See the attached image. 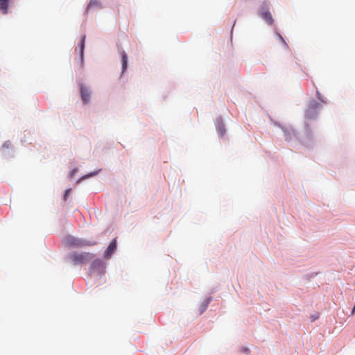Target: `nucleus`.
Masks as SVG:
<instances>
[{
  "label": "nucleus",
  "instance_id": "9d476101",
  "mask_svg": "<svg viewBox=\"0 0 355 355\" xmlns=\"http://www.w3.org/2000/svg\"><path fill=\"white\" fill-rule=\"evenodd\" d=\"M93 7L101 8L100 1L98 0H90L89 4L87 6V11Z\"/></svg>",
  "mask_w": 355,
  "mask_h": 355
},
{
  "label": "nucleus",
  "instance_id": "2eb2a0df",
  "mask_svg": "<svg viewBox=\"0 0 355 355\" xmlns=\"http://www.w3.org/2000/svg\"><path fill=\"white\" fill-rule=\"evenodd\" d=\"M96 263H101V261L100 260H96L95 261H94L93 265L95 266Z\"/></svg>",
  "mask_w": 355,
  "mask_h": 355
},
{
  "label": "nucleus",
  "instance_id": "6e6552de",
  "mask_svg": "<svg viewBox=\"0 0 355 355\" xmlns=\"http://www.w3.org/2000/svg\"><path fill=\"white\" fill-rule=\"evenodd\" d=\"M121 66H122V73H123L128 67V55L127 54L123 51L121 54Z\"/></svg>",
  "mask_w": 355,
  "mask_h": 355
},
{
  "label": "nucleus",
  "instance_id": "f03ea898",
  "mask_svg": "<svg viewBox=\"0 0 355 355\" xmlns=\"http://www.w3.org/2000/svg\"><path fill=\"white\" fill-rule=\"evenodd\" d=\"M320 107V105L319 103L316 101H311L310 102L308 108L306 109L305 112V117L307 119H314L317 114L318 111Z\"/></svg>",
  "mask_w": 355,
  "mask_h": 355
},
{
  "label": "nucleus",
  "instance_id": "9b49d317",
  "mask_svg": "<svg viewBox=\"0 0 355 355\" xmlns=\"http://www.w3.org/2000/svg\"><path fill=\"white\" fill-rule=\"evenodd\" d=\"M209 303V300H206L203 304L201 305V309L200 310V313H202L206 309Z\"/></svg>",
  "mask_w": 355,
  "mask_h": 355
},
{
  "label": "nucleus",
  "instance_id": "f3484780",
  "mask_svg": "<svg viewBox=\"0 0 355 355\" xmlns=\"http://www.w3.org/2000/svg\"><path fill=\"white\" fill-rule=\"evenodd\" d=\"M316 318H318V315H317V316H315V318H313V320H315Z\"/></svg>",
  "mask_w": 355,
  "mask_h": 355
},
{
  "label": "nucleus",
  "instance_id": "ddd939ff",
  "mask_svg": "<svg viewBox=\"0 0 355 355\" xmlns=\"http://www.w3.org/2000/svg\"><path fill=\"white\" fill-rule=\"evenodd\" d=\"M71 189H68L65 191V193L64 195V200L66 201L69 197V196L71 194Z\"/></svg>",
  "mask_w": 355,
  "mask_h": 355
},
{
  "label": "nucleus",
  "instance_id": "7ed1b4c3",
  "mask_svg": "<svg viewBox=\"0 0 355 355\" xmlns=\"http://www.w3.org/2000/svg\"><path fill=\"white\" fill-rule=\"evenodd\" d=\"M65 244L69 247H82L85 245L84 243L82 241H80L73 236H68L64 239Z\"/></svg>",
  "mask_w": 355,
  "mask_h": 355
},
{
  "label": "nucleus",
  "instance_id": "dca6fc26",
  "mask_svg": "<svg viewBox=\"0 0 355 355\" xmlns=\"http://www.w3.org/2000/svg\"><path fill=\"white\" fill-rule=\"evenodd\" d=\"M279 37H280V39L283 41V42H284V44H285V46H287L286 43L284 41V40H283L282 37L280 35H279Z\"/></svg>",
  "mask_w": 355,
  "mask_h": 355
},
{
  "label": "nucleus",
  "instance_id": "423d86ee",
  "mask_svg": "<svg viewBox=\"0 0 355 355\" xmlns=\"http://www.w3.org/2000/svg\"><path fill=\"white\" fill-rule=\"evenodd\" d=\"M216 125H217V130H218L219 135L221 137H223L225 135L226 130L225 128V125H224L223 119L221 118L218 119Z\"/></svg>",
  "mask_w": 355,
  "mask_h": 355
},
{
  "label": "nucleus",
  "instance_id": "39448f33",
  "mask_svg": "<svg viewBox=\"0 0 355 355\" xmlns=\"http://www.w3.org/2000/svg\"><path fill=\"white\" fill-rule=\"evenodd\" d=\"M80 95L82 100L85 103H87L89 101L90 98V93L88 89L83 85L80 87Z\"/></svg>",
  "mask_w": 355,
  "mask_h": 355
},
{
  "label": "nucleus",
  "instance_id": "a211bd4d",
  "mask_svg": "<svg viewBox=\"0 0 355 355\" xmlns=\"http://www.w3.org/2000/svg\"><path fill=\"white\" fill-rule=\"evenodd\" d=\"M244 352H248V349H244Z\"/></svg>",
  "mask_w": 355,
  "mask_h": 355
},
{
  "label": "nucleus",
  "instance_id": "4468645a",
  "mask_svg": "<svg viewBox=\"0 0 355 355\" xmlns=\"http://www.w3.org/2000/svg\"><path fill=\"white\" fill-rule=\"evenodd\" d=\"M317 96L318 98L323 103H325V101L322 98L321 95L319 92H317Z\"/></svg>",
  "mask_w": 355,
  "mask_h": 355
},
{
  "label": "nucleus",
  "instance_id": "f257e3e1",
  "mask_svg": "<svg viewBox=\"0 0 355 355\" xmlns=\"http://www.w3.org/2000/svg\"><path fill=\"white\" fill-rule=\"evenodd\" d=\"M94 258L92 254L85 252V253H77L74 252L70 254L69 259L74 265L85 263Z\"/></svg>",
  "mask_w": 355,
  "mask_h": 355
},
{
  "label": "nucleus",
  "instance_id": "1a4fd4ad",
  "mask_svg": "<svg viewBox=\"0 0 355 355\" xmlns=\"http://www.w3.org/2000/svg\"><path fill=\"white\" fill-rule=\"evenodd\" d=\"M8 0H0V10L3 14L8 12Z\"/></svg>",
  "mask_w": 355,
  "mask_h": 355
},
{
  "label": "nucleus",
  "instance_id": "0eeeda50",
  "mask_svg": "<svg viewBox=\"0 0 355 355\" xmlns=\"http://www.w3.org/2000/svg\"><path fill=\"white\" fill-rule=\"evenodd\" d=\"M261 17L264 19L268 24H272L273 19L270 12L268 10L263 11L260 14Z\"/></svg>",
  "mask_w": 355,
  "mask_h": 355
},
{
  "label": "nucleus",
  "instance_id": "20e7f679",
  "mask_svg": "<svg viewBox=\"0 0 355 355\" xmlns=\"http://www.w3.org/2000/svg\"><path fill=\"white\" fill-rule=\"evenodd\" d=\"M116 248V239H114L110 242L107 248L105 251L104 257L107 258V259L110 258L111 257V255L114 252Z\"/></svg>",
  "mask_w": 355,
  "mask_h": 355
},
{
  "label": "nucleus",
  "instance_id": "f8f14e48",
  "mask_svg": "<svg viewBox=\"0 0 355 355\" xmlns=\"http://www.w3.org/2000/svg\"><path fill=\"white\" fill-rule=\"evenodd\" d=\"M85 36H83L82 40H81V44H80V53H81V55H83V50H84V47H85Z\"/></svg>",
  "mask_w": 355,
  "mask_h": 355
}]
</instances>
